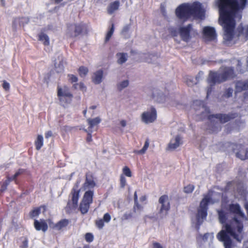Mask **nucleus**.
<instances>
[{"instance_id":"obj_1","label":"nucleus","mask_w":248,"mask_h":248,"mask_svg":"<svg viewBox=\"0 0 248 248\" xmlns=\"http://www.w3.org/2000/svg\"><path fill=\"white\" fill-rule=\"evenodd\" d=\"M246 0H217L216 5L219 11V22L224 29V39L235 41L238 35L233 32L235 20L240 19V11L244 9Z\"/></svg>"},{"instance_id":"obj_2","label":"nucleus","mask_w":248,"mask_h":248,"mask_svg":"<svg viewBox=\"0 0 248 248\" xmlns=\"http://www.w3.org/2000/svg\"><path fill=\"white\" fill-rule=\"evenodd\" d=\"M229 209L234 217L217 235V239L223 243L225 248H232L233 246L229 234L238 242L241 241L243 236L242 221L244 220V214L237 203L229 204Z\"/></svg>"},{"instance_id":"obj_3","label":"nucleus","mask_w":248,"mask_h":248,"mask_svg":"<svg viewBox=\"0 0 248 248\" xmlns=\"http://www.w3.org/2000/svg\"><path fill=\"white\" fill-rule=\"evenodd\" d=\"M96 185L95 179L90 173L86 174L85 182L80 188H79L78 184H76L70 193L72 208L77 207L80 197V191L82 190L84 191V193L79 204V210L82 214L87 213L90 204L93 202L94 195L93 188Z\"/></svg>"},{"instance_id":"obj_4","label":"nucleus","mask_w":248,"mask_h":248,"mask_svg":"<svg viewBox=\"0 0 248 248\" xmlns=\"http://www.w3.org/2000/svg\"><path fill=\"white\" fill-rule=\"evenodd\" d=\"M175 12L177 16L183 20L191 16L202 18L204 16L205 8L199 2L192 4L184 3L178 7Z\"/></svg>"},{"instance_id":"obj_5","label":"nucleus","mask_w":248,"mask_h":248,"mask_svg":"<svg viewBox=\"0 0 248 248\" xmlns=\"http://www.w3.org/2000/svg\"><path fill=\"white\" fill-rule=\"evenodd\" d=\"M233 70L230 67H222L218 73L210 72L207 79L211 85L223 82L234 77Z\"/></svg>"},{"instance_id":"obj_6","label":"nucleus","mask_w":248,"mask_h":248,"mask_svg":"<svg viewBox=\"0 0 248 248\" xmlns=\"http://www.w3.org/2000/svg\"><path fill=\"white\" fill-rule=\"evenodd\" d=\"M184 129L185 126L183 124H177L173 128L171 134L173 135V136L171 139L168 145V149L169 150H174L182 144V138L179 134H177V131L181 132L184 131Z\"/></svg>"},{"instance_id":"obj_7","label":"nucleus","mask_w":248,"mask_h":248,"mask_svg":"<svg viewBox=\"0 0 248 248\" xmlns=\"http://www.w3.org/2000/svg\"><path fill=\"white\" fill-rule=\"evenodd\" d=\"M57 95L61 104L63 106L69 104L73 97L69 88L66 85L58 87Z\"/></svg>"},{"instance_id":"obj_8","label":"nucleus","mask_w":248,"mask_h":248,"mask_svg":"<svg viewBox=\"0 0 248 248\" xmlns=\"http://www.w3.org/2000/svg\"><path fill=\"white\" fill-rule=\"evenodd\" d=\"M216 201H212L210 199V196L206 195L200 203V207L197 215V223L201 224L206 216L207 205L208 203H214Z\"/></svg>"},{"instance_id":"obj_9","label":"nucleus","mask_w":248,"mask_h":248,"mask_svg":"<svg viewBox=\"0 0 248 248\" xmlns=\"http://www.w3.org/2000/svg\"><path fill=\"white\" fill-rule=\"evenodd\" d=\"M141 122L146 124L154 123L157 119V112L153 107L143 111L140 116Z\"/></svg>"},{"instance_id":"obj_10","label":"nucleus","mask_w":248,"mask_h":248,"mask_svg":"<svg viewBox=\"0 0 248 248\" xmlns=\"http://www.w3.org/2000/svg\"><path fill=\"white\" fill-rule=\"evenodd\" d=\"M83 32L87 33V29L85 25L75 24L68 26L67 33L72 37H75Z\"/></svg>"},{"instance_id":"obj_11","label":"nucleus","mask_w":248,"mask_h":248,"mask_svg":"<svg viewBox=\"0 0 248 248\" xmlns=\"http://www.w3.org/2000/svg\"><path fill=\"white\" fill-rule=\"evenodd\" d=\"M180 33L182 39L184 41H188L192 35H194L197 33L193 30L190 25L186 27L180 28Z\"/></svg>"},{"instance_id":"obj_12","label":"nucleus","mask_w":248,"mask_h":248,"mask_svg":"<svg viewBox=\"0 0 248 248\" xmlns=\"http://www.w3.org/2000/svg\"><path fill=\"white\" fill-rule=\"evenodd\" d=\"M203 36L205 41H213L216 38V33L214 28L211 27H205L203 30Z\"/></svg>"},{"instance_id":"obj_13","label":"nucleus","mask_w":248,"mask_h":248,"mask_svg":"<svg viewBox=\"0 0 248 248\" xmlns=\"http://www.w3.org/2000/svg\"><path fill=\"white\" fill-rule=\"evenodd\" d=\"M213 123H216L217 127H220V123H224L229 121L230 117L225 114H217L210 118Z\"/></svg>"},{"instance_id":"obj_14","label":"nucleus","mask_w":248,"mask_h":248,"mask_svg":"<svg viewBox=\"0 0 248 248\" xmlns=\"http://www.w3.org/2000/svg\"><path fill=\"white\" fill-rule=\"evenodd\" d=\"M66 65V62L65 59L62 56H59L55 62L56 71L58 73L63 72Z\"/></svg>"},{"instance_id":"obj_15","label":"nucleus","mask_w":248,"mask_h":248,"mask_svg":"<svg viewBox=\"0 0 248 248\" xmlns=\"http://www.w3.org/2000/svg\"><path fill=\"white\" fill-rule=\"evenodd\" d=\"M159 203L161 204L160 212L161 213L167 212L170 208V204L168 198L166 196H162L159 199Z\"/></svg>"},{"instance_id":"obj_16","label":"nucleus","mask_w":248,"mask_h":248,"mask_svg":"<svg viewBox=\"0 0 248 248\" xmlns=\"http://www.w3.org/2000/svg\"><path fill=\"white\" fill-rule=\"evenodd\" d=\"M49 227L56 230H60L64 227H65L68 224V221L66 219H63L56 224L53 223L50 220H48Z\"/></svg>"},{"instance_id":"obj_17","label":"nucleus","mask_w":248,"mask_h":248,"mask_svg":"<svg viewBox=\"0 0 248 248\" xmlns=\"http://www.w3.org/2000/svg\"><path fill=\"white\" fill-rule=\"evenodd\" d=\"M120 3L118 0L110 2L107 7V11L108 15H112L119 10Z\"/></svg>"},{"instance_id":"obj_18","label":"nucleus","mask_w":248,"mask_h":248,"mask_svg":"<svg viewBox=\"0 0 248 248\" xmlns=\"http://www.w3.org/2000/svg\"><path fill=\"white\" fill-rule=\"evenodd\" d=\"M34 225L35 228L37 231L42 230L44 232H45L48 228L46 221L44 220H41L40 221L35 220L34 222Z\"/></svg>"},{"instance_id":"obj_19","label":"nucleus","mask_w":248,"mask_h":248,"mask_svg":"<svg viewBox=\"0 0 248 248\" xmlns=\"http://www.w3.org/2000/svg\"><path fill=\"white\" fill-rule=\"evenodd\" d=\"M103 79V71L101 70L94 72L92 77V80L95 84L101 83Z\"/></svg>"},{"instance_id":"obj_20","label":"nucleus","mask_w":248,"mask_h":248,"mask_svg":"<svg viewBox=\"0 0 248 248\" xmlns=\"http://www.w3.org/2000/svg\"><path fill=\"white\" fill-rule=\"evenodd\" d=\"M236 155L242 160L248 159V149L244 147H239V151L236 153Z\"/></svg>"},{"instance_id":"obj_21","label":"nucleus","mask_w":248,"mask_h":248,"mask_svg":"<svg viewBox=\"0 0 248 248\" xmlns=\"http://www.w3.org/2000/svg\"><path fill=\"white\" fill-rule=\"evenodd\" d=\"M235 88L236 91L238 92L248 90V80L237 81L236 83Z\"/></svg>"},{"instance_id":"obj_22","label":"nucleus","mask_w":248,"mask_h":248,"mask_svg":"<svg viewBox=\"0 0 248 248\" xmlns=\"http://www.w3.org/2000/svg\"><path fill=\"white\" fill-rule=\"evenodd\" d=\"M117 62L119 64H122L127 60V54L125 53H118L116 54Z\"/></svg>"},{"instance_id":"obj_23","label":"nucleus","mask_w":248,"mask_h":248,"mask_svg":"<svg viewBox=\"0 0 248 248\" xmlns=\"http://www.w3.org/2000/svg\"><path fill=\"white\" fill-rule=\"evenodd\" d=\"M34 144L37 150H39L44 145V138L42 135H38L35 140Z\"/></svg>"},{"instance_id":"obj_24","label":"nucleus","mask_w":248,"mask_h":248,"mask_svg":"<svg viewBox=\"0 0 248 248\" xmlns=\"http://www.w3.org/2000/svg\"><path fill=\"white\" fill-rule=\"evenodd\" d=\"M150 144L149 140L147 139L144 143V146L141 150H135L133 151V153L139 155H143L146 152L148 148H149Z\"/></svg>"},{"instance_id":"obj_25","label":"nucleus","mask_w":248,"mask_h":248,"mask_svg":"<svg viewBox=\"0 0 248 248\" xmlns=\"http://www.w3.org/2000/svg\"><path fill=\"white\" fill-rule=\"evenodd\" d=\"M39 39L42 41L45 45L49 44V39L48 36L44 32H41L39 35Z\"/></svg>"},{"instance_id":"obj_26","label":"nucleus","mask_w":248,"mask_h":248,"mask_svg":"<svg viewBox=\"0 0 248 248\" xmlns=\"http://www.w3.org/2000/svg\"><path fill=\"white\" fill-rule=\"evenodd\" d=\"M247 194V190L243 186H239L236 189L235 195L237 197H244Z\"/></svg>"},{"instance_id":"obj_27","label":"nucleus","mask_w":248,"mask_h":248,"mask_svg":"<svg viewBox=\"0 0 248 248\" xmlns=\"http://www.w3.org/2000/svg\"><path fill=\"white\" fill-rule=\"evenodd\" d=\"M87 121L90 125L89 128H92L94 126L97 125L101 122V119L99 117H96L93 119H88Z\"/></svg>"},{"instance_id":"obj_28","label":"nucleus","mask_w":248,"mask_h":248,"mask_svg":"<svg viewBox=\"0 0 248 248\" xmlns=\"http://www.w3.org/2000/svg\"><path fill=\"white\" fill-rule=\"evenodd\" d=\"M214 239V235L213 233H206L202 237V240L204 242H207L208 244L212 243Z\"/></svg>"},{"instance_id":"obj_29","label":"nucleus","mask_w":248,"mask_h":248,"mask_svg":"<svg viewBox=\"0 0 248 248\" xmlns=\"http://www.w3.org/2000/svg\"><path fill=\"white\" fill-rule=\"evenodd\" d=\"M239 31L238 36L242 39V37H244L245 40L248 39V26L243 29L242 32V30Z\"/></svg>"},{"instance_id":"obj_30","label":"nucleus","mask_w":248,"mask_h":248,"mask_svg":"<svg viewBox=\"0 0 248 248\" xmlns=\"http://www.w3.org/2000/svg\"><path fill=\"white\" fill-rule=\"evenodd\" d=\"M129 85V80H124L122 81H121L118 84V88L120 90H122L124 88L127 87Z\"/></svg>"},{"instance_id":"obj_31","label":"nucleus","mask_w":248,"mask_h":248,"mask_svg":"<svg viewBox=\"0 0 248 248\" xmlns=\"http://www.w3.org/2000/svg\"><path fill=\"white\" fill-rule=\"evenodd\" d=\"M114 31V25L113 24H112L111 27L110 29V30L108 32L106 38H105V41L108 42L110 38H111V36L112 35L113 32Z\"/></svg>"},{"instance_id":"obj_32","label":"nucleus","mask_w":248,"mask_h":248,"mask_svg":"<svg viewBox=\"0 0 248 248\" xmlns=\"http://www.w3.org/2000/svg\"><path fill=\"white\" fill-rule=\"evenodd\" d=\"M73 87L76 89H79L82 91H85L86 90V87L84 84L82 82L78 83H76L74 84Z\"/></svg>"},{"instance_id":"obj_33","label":"nucleus","mask_w":248,"mask_h":248,"mask_svg":"<svg viewBox=\"0 0 248 248\" xmlns=\"http://www.w3.org/2000/svg\"><path fill=\"white\" fill-rule=\"evenodd\" d=\"M194 189V186L192 185H188L184 188V191L187 194L191 193Z\"/></svg>"},{"instance_id":"obj_34","label":"nucleus","mask_w":248,"mask_h":248,"mask_svg":"<svg viewBox=\"0 0 248 248\" xmlns=\"http://www.w3.org/2000/svg\"><path fill=\"white\" fill-rule=\"evenodd\" d=\"M123 173L124 175L127 177H130L132 176V173L130 170V169L127 167L125 166L123 169Z\"/></svg>"},{"instance_id":"obj_35","label":"nucleus","mask_w":248,"mask_h":248,"mask_svg":"<svg viewBox=\"0 0 248 248\" xmlns=\"http://www.w3.org/2000/svg\"><path fill=\"white\" fill-rule=\"evenodd\" d=\"M78 72H79V74L81 77H84L87 75V74L88 72V70L86 67H80L79 68Z\"/></svg>"},{"instance_id":"obj_36","label":"nucleus","mask_w":248,"mask_h":248,"mask_svg":"<svg viewBox=\"0 0 248 248\" xmlns=\"http://www.w3.org/2000/svg\"><path fill=\"white\" fill-rule=\"evenodd\" d=\"M85 239L87 242L90 243L93 240V235L91 233H87L85 235Z\"/></svg>"},{"instance_id":"obj_37","label":"nucleus","mask_w":248,"mask_h":248,"mask_svg":"<svg viewBox=\"0 0 248 248\" xmlns=\"http://www.w3.org/2000/svg\"><path fill=\"white\" fill-rule=\"evenodd\" d=\"M219 219V221L223 223L226 220V216L224 212L222 211L218 212Z\"/></svg>"},{"instance_id":"obj_38","label":"nucleus","mask_w":248,"mask_h":248,"mask_svg":"<svg viewBox=\"0 0 248 248\" xmlns=\"http://www.w3.org/2000/svg\"><path fill=\"white\" fill-rule=\"evenodd\" d=\"M12 180H13L12 178H8V179L2 185L1 191H3L6 189L7 186L9 184L10 182Z\"/></svg>"},{"instance_id":"obj_39","label":"nucleus","mask_w":248,"mask_h":248,"mask_svg":"<svg viewBox=\"0 0 248 248\" xmlns=\"http://www.w3.org/2000/svg\"><path fill=\"white\" fill-rule=\"evenodd\" d=\"M68 79L72 83L76 82L78 81V78L73 75H68Z\"/></svg>"},{"instance_id":"obj_40","label":"nucleus","mask_w":248,"mask_h":248,"mask_svg":"<svg viewBox=\"0 0 248 248\" xmlns=\"http://www.w3.org/2000/svg\"><path fill=\"white\" fill-rule=\"evenodd\" d=\"M40 214V209H36L34 210H33L31 213V217H34L38 216L39 214Z\"/></svg>"},{"instance_id":"obj_41","label":"nucleus","mask_w":248,"mask_h":248,"mask_svg":"<svg viewBox=\"0 0 248 248\" xmlns=\"http://www.w3.org/2000/svg\"><path fill=\"white\" fill-rule=\"evenodd\" d=\"M120 183H121V186L122 187H124L126 185V179L123 175H121V176Z\"/></svg>"},{"instance_id":"obj_42","label":"nucleus","mask_w":248,"mask_h":248,"mask_svg":"<svg viewBox=\"0 0 248 248\" xmlns=\"http://www.w3.org/2000/svg\"><path fill=\"white\" fill-rule=\"evenodd\" d=\"M2 87L6 91H8L10 89V84L6 81H3Z\"/></svg>"},{"instance_id":"obj_43","label":"nucleus","mask_w":248,"mask_h":248,"mask_svg":"<svg viewBox=\"0 0 248 248\" xmlns=\"http://www.w3.org/2000/svg\"><path fill=\"white\" fill-rule=\"evenodd\" d=\"M96 224L100 229H102L104 226V222L101 219L96 221Z\"/></svg>"},{"instance_id":"obj_44","label":"nucleus","mask_w":248,"mask_h":248,"mask_svg":"<svg viewBox=\"0 0 248 248\" xmlns=\"http://www.w3.org/2000/svg\"><path fill=\"white\" fill-rule=\"evenodd\" d=\"M232 93H233V89H232V88H229L226 91V93L225 95L227 97H229L231 96L232 95Z\"/></svg>"},{"instance_id":"obj_45","label":"nucleus","mask_w":248,"mask_h":248,"mask_svg":"<svg viewBox=\"0 0 248 248\" xmlns=\"http://www.w3.org/2000/svg\"><path fill=\"white\" fill-rule=\"evenodd\" d=\"M103 219L107 222H109L110 219V215L108 214H105L104 216Z\"/></svg>"},{"instance_id":"obj_46","label":"nucleus","mask_w":248,"mask_h":248,"mask_svg":"<svg viewBox=\"0 0 248 248\" xmlns=\"http://www.w3.org/2000/svg\"><path fill=\"white\" fill-rule=\"evenodd\" d=\"M53 135L52 132L51 131H47L45 133L46 139H49Z\"/></svg>"},{"instance_id":"obj_47","label":"nucleus","mask_w":248,"mask_h":248,"mask_svg":"<svg viewBox=\"0 0 248 248\" xmlns=\"http://www.w3.org/2000/svg\"><path fill=\"white\" fill-rule=\"evenodd\" d=\"M153 248H163L160 244L157 242H154L153 243Z\"/></svg>"},{"instance_id":"obj_48","label":"nucleus","mask_w":248,"mask_h":248,"mask_svg":"<svg viewBox=\"0 0 248 248\" xmlns=\"http://www.w3.org/2000/svg\"><path fill=\"white\" fill-rule=\"evenodd\" d=\"M23 172V170H19L18 171H17L15 175L11 177L13 180L16 179L18 176H19L20 174Z\"/></svg>"},{"instance_id":"obj_49","label":"nucleus","mask_w":248,"mask_h":248,"mask_svg":"<svg viewBox=\"0 0 248 248\" xmlns=\"http://www.w3.org/2000/svg\"><path fill=\"white\" fill-rule=\"evenodd\" d=\"M241 66V63L239 61H238L237 69L238 70H239L240 71V72L241 73H243L246 71V70L245 69H240Z\"/></svg>"},{"instance_id":"obj_50","label":"nucleus","mask_w":248,"mask_h":248,"mask_svg":"<svg viewBox=\"0 0 248 248\" xmlns=\"http://www.w3.org/2000/svg\"><path fill=\"white\" fill-rule=\"evenodd\" d=\"M169 31L171 35L175 36L176 35V32L174 28H170L169 29Z\"/></svg>"},{"instance_id":"obj_51","label":"nucleus","mask_w":248,"mask_h":248,"mask_svg":"<svg viewBox=\"0 0 248 248\" xmlns=\"http://www.w3.org/2000/svg\"><path fill=\"white\" fill-rule=\"evenodd\" d=\"M132 217V214L131 213H128V214H125L124 215V216H123V219H128L129 218L131 217Z\"/></svg>"},{"instance_id":"obj_52","label":"nucleus","mask_w":248,"mask_h":248,"mask_svg":"<svg viewBox=\"0 0 248 248\" xmlns=\"http://www.w3.org/2000/svg\"><path fill=\"white\" fill-rule=\"evenodd\" d=\"M120 124H121V125L122 127H125L126 125V121H125V120H122L120 122Z\"/></svg>"},{"instance_id":"obj_53","label":"nucleus","mask_w":248,"mask_h":248,"mask_svg":"<svg viewBox=\"0 0 248 248\" xmlns=\"http://www.w3.org/2000/svg\"><path fill=\"white\" fill-rule=\"evenodd\" d=\"M187 84L189 86H193V83H192V80H191V79H189L188 80H187Z\"/></svg>"},{"instance_id":"obj_54","label":"nucleus","mask_w":248,"mask_h":248,"mask_svg":"<svg viewBox=\"0 0 248 248\" xmlns=\"http://www.w3.org/2000/svg\"><path fill=\"white\" fill-rule=\"evenodd\" d=\"M72 129L71 127H69V126H65L64 127V130L65 131H68V130H70L71 129Z\"/></svg>"},{"instance_id":"obj_55","label":"nucleus","mask_w":248,"mask_h":248,"mask_svg":"<svg viewBox=\"0 0 248 248\" xmlns=\"http://www.w3.org/2000/svg\"><path fill=\"white\" fill-rule=\"evenodd\" d=\"M87 140L88 141H91L92 140L91 136L90 134H88V136L87 137Z\"/></svg>"},{"instance_id":"obj_56","label":"nucleus","mask_w":248,"mask_h":248,"mask_svg":"<svg viewBox=\"0 0 248 248\" xmlns=\"http://www.w3.org/2000/svg\"><path fill=\"white\" fill-rule=\"evenodd\" d=\"M245 208L247 210L248 213V202H246L245 204Z\"/></svg>"},{"instance_id":"obj_57","label":"nucleus","mask_w":248,"mask_h":248,"mask_svg":"<svg viewBox=\"0 0 248 248\" xmlns=\"http://www.w3.org/2000/svg\"><path fill=\"white\" fill-rule=\"evenodd\" d=\"M91 109H94L96 108V106H91L90 108Z\"/></svg>"},{"instance_id":"obj_58","label":"nucleus","mask_w":248,"mask_h":248,"mask_svg":"<svg viewBox=\"0 0 248 248\" xmlns=\"http://www.w3.org/2000/svg\"><path fill=\"white\" fill-rule=\"evenodd\" d=\"M134 195H135V200L136 201L137 200V196L136 192L135 193Z\"/></svg>"},{"instance_id":"obj_59","label":"nucleus","mask_w":248,"mask_h":248,"mask_svg":"<svg viewBox=\"0 0 248 248\" xmlns=\"http://www.w3.org/2000/svg\"><path fill=\"white\" fill-rule=\"evenodd\" d=\"M57 77L55 76H53L52 75L51 77H50V78H52V79H54V78H57Z\"/></svg>"},{"instance_id":"obj_60","label":"nucleus","mask_w":248,"mask_h":248,"mask_svg":"<svg viewBox=\"0 0 248 248\" xmlns=\"http://www.w3.org/2000/svg\"><path fill=\"white\" fill-rule=\"evenodd\" d=\"M62 0H55V2H57V3H59V2H61Z\"/></svg>"},{"instance_id":"obj_61","label":"nucleus","mask_w":248,"mask_h":248,"mask_svg":"<svg viewBox=\"0 0 248 248\" xmlns=\"http://www.w3.org/2000/svg\"><path fill=\"white\" fill-rule=\"evenodd\" d=\"M1 2H2V4L3 5H4V0H1Z\"/></svg>"},{"instance_id":"obj_62","label":"nucleus","mask_w":248,"mask_h":248,"mask_svg":"<svg viewBox=\"0 0 248 248\" xmlns=\"http://www.w3.org/2000/svg\"><path fill=\"white\" fill-rule=\"evenodd\" d=\"M83 112H84V115H85V114H86V110H84Z\"/></svg>"},{"instance_id":"obj_63","label":"nucleus","mask_w":248,"mask_h":248,"mask_svg":"<svg viewBox=\"0 0 248 248\" xmlns=\"http://www.w3.org/2000/svg\"><path fill=\"white\" fill-rule=\"evenodd\" d=\"M219 198H220V196H218V198H217V201L219 200Z\"/></svg>"},{"instance_id":"obj_64","label":"nucleus","mask_w":248,"mask_h":248,"mask_svg":"<svg viewBox=\"0 0 248 248\" xmlns=\"http://www.w3.org/2000/svg\"><path fill=\"white\" fill-rule=\"evenodd\" d=\"M215 195H212L213 198L215 197Z\"/></svg>"}]
</instances>
